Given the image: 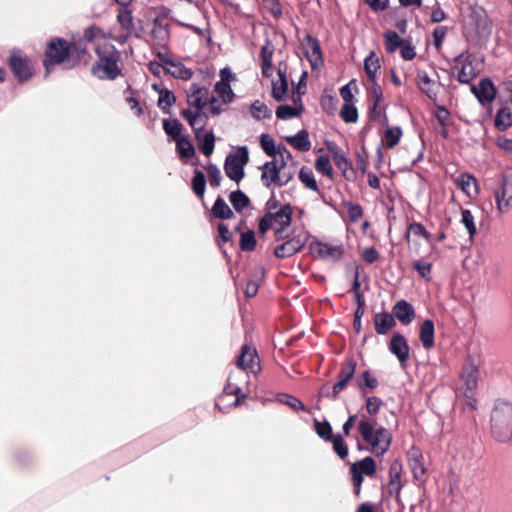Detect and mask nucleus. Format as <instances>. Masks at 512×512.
<instances>
[{
    "label": "nucleus",
    "mask_w": 512,
    "mask_h": 512,
    "mask_svg": "<svg viewBox=\"0 0 512 512\" xmlns=\"http://www.w3.org/2000/svg\"><path fill=\"white\" fill-rule=\"evenodd\" d=\"M490 431L492 437L501 443L512 439V402L497 399L490 413Z\"/></svg>",
    "instance_id": "f257e3e1"
},
{
    "label": "nucleus",
    "mask_w": 512,
    "mask_h": 512,
    "mask_svg": "<svg viewBox=\"0 0 512 512\" xmlns=\"http://www.w3.org/2000/svg\"><path fill=\"white\" fill-rule=\"evenodd\" d=\"M359 433L362 439L371 446V452L376 456L384 455L392 442V435L383 426L376 427L374 422L362 418L358 424Z\"/></svg>",
    "instance_id": "f03ea898"
},
{
    "label": "nucleus",
    "mask_w": 512,
    "mask_h": 512,
    "mask_svg": "<svg viewBox=\"0 0 512 512\" xmlns=\"http://www.w3.org/2000/svg\"><path fill=\"white\" fill-rule=\"evenodd\" d=\"M95 51L99 60L92 66V74L99 79H116L121 74V69L118 66L120 55L115 46L104 44Z\"/></svg>",
    "instance_id": "7ed1b4c3"
},
{
    "label": "nucleus",
    "mask_w": 512,
    "mask_h": 512,
    "mask_svg": "<svg viewBox=\"0 0 512 512\" xmlns=\"http://www.w3.org/2000/svg\"><path fill=\"white\" fill-rule=\"evenodd\" d=\"M249 161L247 146H240L235 153L226 156L224 171L228 178L239 183L245 176L244 167Z\"/></svg>",
    "instance_id": "20e7f679"
},
{
    "label": "nucleus",
    "mask_w": 512,
    "mask_h": 512,
    "mask_svg": "<svg viewBox=\"0 0 512 512\" xmlns=\"http://www.w3.org/2000/svg\"><path fill=\"white\" fill-rule=\"evenodd\" d=\"M69 58V43L62 38H54L48 43L43 62L46 76L50 73V67L63 63Z\"/></svg>",
    "instance_id": "39448f33"
},
{
    "label": "nucleus",
    "mask_w": 512,
    "mask_h": 512,
    "mask_svg": "<svg viewBox=\"0 0 512 512\" xmlns=\"http://www.w3.org/2000/svg\"><path fill=\"white\" fill-rule=\"evenodd\" d=\"M8 63L19 82H25L32 77L33 71L30 60L21 50H12Z\"/></svg>",
    "instance_id": "423d86ee"
},
{
    "label": "nucleus",
    "mask_w": 512,
    "mask_h": 512,
    "mask_svg": "<svg viewBox=\"0 0 512 512\" xmlns=\"http://www.w3.org/2000/svg\"><path fill=\"white\" fill-rule=\"evenodd\" d=\"M494 194L498 212L507 213L512 208V170L502 176L500 187Z\"/></svg>",
    "instance_id": "0eeeda50"
},
{
    "label": "nucleus",
    "mask_w": 512,
    "mask_h": 512,
    "mask_svg": "<svg viewBox=\"0 0 512 512\" xmlns=\"http://www.w3.org/2000/svg\"><path fill=\"white\" fill-rule=\"evenodd\" d=\"M376 472V464L372 457L367 456L352 464L350 473L352 475V482L355 488V494L359 495L361 485L364 480L363 476H372Z\"/></svg>",
    "instance_id": "6e6552de"
},
{
    "label": "nucleus",
    "mask_w": 512,
    "mask_h": 512,
    "mask_svg": "<svg viewBox=\"0 0 512 512\" xmlns=\"http://www.w3.org/2000/svg\"><path fill=\"white\" fill-rule=\"evenodd\" d=\"M388 350L398 359L402 367L406 366V363L410 357V347L406 338L402 334L395 333L391 337L388 343Z\"/></svg>",
    "instance_id": "1a4fd4ad"
},
{
    "label": "nucleus",
    "mask_w": 512,
    "mask_h": 512,
    "mask_svg": "<svg viewBox=\"0 0 512 512\" xmlns=\"http://www.w3.org/2000/svg\"><path fill=\"white\" fill-rule=\"evenodd\" d=\"M471 92L481 105L491 103L496 97V87L490 78H482L478 85H471Z\"/></svg>",
    "instance_id": "9d476101"
},
{
    "label": "nucleus",
    "mask_w": 512,
    "mask_h": 512,
    "mask_svg": "<svg viewBox=\"0 0 512 512\" xmlns=\"http://www.w3.org/2000/svg\"><path fill=\"white\" fill-rule=\"evenodd\" d=\"M302 45L307 48L305 55L311 65V68L315 69L322 66L323 56L319 40L310 34H306Z\"/></svg>",
    "instance_id": "9b49d317"
},
{
    "label": "nucleus",
    "mask_w": 512,
    "mask_h": 512,
    "mask_svg": "<svg viewBox=\"0 0 512 512\" xmlns=\"http://www.w3.org/2000/svg\"><path fill=\"white\" fill-rule=\"evenodd\" d=\"M311 250L320 259L338 261L342 258L344 250L342 245H332L321 241L311 244Z\"/></svg>",
    "instance_id": "f8f14e48"
},
{
    "label": "nucleus",
    "mask_w": 512,
    "mask_h": 512,
    "mask_svg": "<svg viewBox=\"0 0 512 512\" xmlns=\"http://www.w3.org/2000/svg\"><path fill=\"white\" fill-rule=\"evenodd\" d=\"M209 89L197 83H192L187 91V103L190 107L202 111L207 106Z\"/></svg>",
    "instance_id": "ddd939ff"
},
{
    "label": "nucleus",
    "mask_w": 512,
    "mask_h": 512,
    "mask_svg": "<svg viewBox=\"0 0 512 512\" xmlns=\"http://www.w3.org/2000/svg\"><path fill=\"white\" fill-rule=\"evenodd\" d=\"M236 365L238 368V373H242L248 369L255 373L256 371L254 370V366H257V371H259V357L256 350L249 347L248 345H243L241 348V354L237 358Z\"/></svg>",
    "instance_id": "4468645a"
},
{
    "label": "nucleus",
    "mask_w": 512,
    "mask_h": 512,
    "mask_svg": "<svg viewBox=\"0 0 512 512\" xmlns=\"http://www.w3.org/2000/svg\"><path fill=\"white\" fill-rule=\"evenodd\" d=\"M306 239L300 235L295 236L274 249L277 258H288L299 252L305 245Z\"/></svg>",
    "instance_id": "2eb2a0df"
},
{
    "label": "nucleus",
    "mask_w": 512,
    "mask_h": 512,
    "mask_svg": "<svg viewBox=\"0 0 512 512\" xmlns=\"http://www.w3.org/2000/svg\"><path fill=\"white\" fill-rule=\"evenodd\" d=\"M285 166H286V162L282 161L281 163H279V166L276 167L275 169H273L272 171H270V172L263 171L261 174V180H262L264 186L270 187L271 184H275L278 187L285 186L291 179L290 175H288V177L286 179H283L281 177L280 172L282 169H284Z\"/></svg>",
    "instance_id": "dca6fc26"
},
{
    "label": "nucleus",
    "mask_w": 512,
    "mask_h": 512,
    "mask_svg": "<svg viewBox=\"0 0 512 512\" xmlns=\"http://www.w3.org/2000/svg\"><path fill=\"white\" fill-rule=\"evenodd\" d=\"M393 314L404 325L410 324L415 318V310L406 300H400L394 305Z\"/></svg>",
    "instance_id": "f3484780"
},
{
    "label": "nucleus",
    "mask_w": 512,
    "mask_h": 512,
    "mask_svg": "<svg viewBox=\"0 0 512 512\" xmlns=\"http://www.w3.org/2000/svg\"><path fill=\"white\" fill-rule=\"evenodd\" d=\"M285 141L289 143L294 149L301 152H307L311 149L309 133L305 129L298 131L295 135L286 136Z\"/></svg>",
    "instance_id": "a211bd4d"
},
{
    "label": "nucleus",
    "mask_w": 512,
    "mask_h": 512,
    "mask_svg": "<svg viewBox=\"0 0 512 512\" xmlns=\"http://www.w3.org/2000/svg\"><path fill=\"white\" fill-rule=\"evenodd\" d=\"M374 325L377 334L385 335L396 325V321L388 312L376 313L374 316Z\"/></svg>",
    "instance_id": "6ab92c4d"
},
{
    "label": "nucleus",
    "mask_w": 512,
    "mask_h": 512,
    "mask_svg": "<svg viewBox=\"0 0 512 512\" xmlns=\"http://www.w3.org/2000/svg\"><path fill=\"white\" fill-rule=\"evenodd\" d=\"M417 84L419 89L429 98L435 100L437 98L438 90L434 81L428 76L425 71H418Z\"/></svg>",
    "instance_id": "aec40b11"
},
{
    "label": "nucleus",
    "mask_w": 512,
    "mask_h": 512,
    "mask_svg": "<svg viewBox=\"0 0 512 512\" xmlns=\"http://www.w3.org/2000/svg\"><path fill=\"white\" fill-rule=\"evenodd\" d=\"M401 466L395 462L390 466L389 474H390V482H389V493L395 494L397 501L401 508H403V504L399 499V494L401 491V475H400Z\"/></svg>",
    "instance_id": "412c9836"
},
{
    "label": "nucleus",
    "mask_w": 512,
    "mask_h": 512,
    "mask_svg": "<svg viewBox=\"0 0 512 512\" xmlns=\"http://www.w3.org/2000/svg\"><path fill=\"white\" fill-rule=\"evenodd\" d=\"M270 214L271 221L282 227H288L292 220V208L289 204L283 205L276 212H266Z\"/></svg>",
    "instance_id": "4be33fe9"
},
{
    "label": "nucleus",
    "mask_w": 512,
    "mask_h": 512,
    "mask_svg": "<svg viewBox=\"0 0 512 512\" xmlns=\"http://www.w3.org/2000/svg\"><path fill=\"white\" fill-rule=\"evenodd\" d=\"M434 322L426 319L420 326V341L425 349H431L434 346Z\"/></svg>",
    "instance_id": "5701e85b"
},
{
    "label": "nucleus",
    "mask_w": 512,
    "mask_h": 512,
    "mask_svg": "<svg viewBox=\"0 0 512 512\" xmlns=\"http://www.w3.org/2000/svg\"><path fill=\"white\" fill-rule=\"evenodd\" d=\"M462 380L464 381L466 390L470 393L477 387L478 383V369L473 364H467L463 367Z\"/></svg>",
    "instance_id": "b1692460"
},
{
    "label": "nucleus",
    "mask_w": 512,
    "mask_h": 512,
    "mask_svg": "<svg viewBox=\"0 0 512 512\" xmlns=\"http://www.w3.org/2000/svg\"><path fill=\"white\" fill-rule=\"evenodd\" d=\"M409 466L412 470L415 479L419 480L425 474V467L423 463V457L418 450H412L408 454Z\"/></svg>",
    "instance_id": "393cba45"
},
{
    "label": "nucleus",
    "mask_w": 512,
    "mask_h": 512,
    "mask_svg": "<svg viewBox=\"0 0 512 512\" xmlns=\"http://www.w3.org/2000/svg\"><path fill=\"white\" fill-rule=\"evenodd\" d=\"M211 214L213 217L221 220L231 219L234 217V212L221 196L216 198L211 209Z\"/></svg>",
    "instance_id": "a878e982"
},
{
    "label": "nucleus",
    "mask_w": 512,
    "mask_h": 512,
    "mask_svg": "<svg viewBox=\"0 0 512 512\" xmlns=\"http://www.w3.org/2000/svg\"><path fill=\"white\" fill-rule=\"evenodd\" d=\"M494 125L499 131H505L512 126V112L509 107L505 106L497 111Z\"/></svg>",
    "instance_id": "bb28decb"
},
{
    "label": "nucleus",
    "mask_w": 512,
    "mask_h": 512,
    "mask_svg": "<svg viewBox=\"0 0 512 512\" xmlns=\"http://www.w3.org/2000/svg\"><path fill=\"white\" fill-rule=\"evenodd\" d=\"M229 201L237 213H241L251 204L249 197L240 189L230 193Z\"/></svg>",
    "instance_id": "cd10ccee"
},
{
    "label": "nucleus",
    "mask_w": 512,
    "mask_h": 512,
    "mask_svg": "<svg viewBox=\"0 0 512 512\" xmlns=\"http://www.w3.org/2000/svg\"><path fill=\"white\" fill-rule=\"evenodd\" d=\"M176 97L172 91L167 88L159 90L158 107L163 113L169 114L170 108L175 104Z\"/></svg>",
    "instance_id": "c85d7f7f"
},
{
    "label": "nucleus",
    "mask_w": 512,
    "mask_h": 512,
    "mask_svg": "<svg viewBox=\"0 0 512 512\" xmlns=\"http://www.w3.org/2000/svg\"><path fill=\"white\" fill-rule=\"evenodd\" d=\"M280 82H273L272 84V97L276 101H282L288 91V82L285 72L278 71Z\"/></svg>",
    "instance_id": "c756f323"
},
{
    "label": "nucleus",
    "mask_w": 512,
    "mask_h": 512,
    "mask_svg": "<svg viewBox=\"0 0 512 512\" xmlns=\"http://www.w3.org/2000/svg\"><path fill=\"white\" fill-rule=\"evenodd\" d=\"M182 123L178 119H164L163 120V130L165 133L174 141H177V139L182 138L181 135L182 132Z\"/></svg>",
    "instance_id": "7c9ffc66"
},
{
    "label": "nucleus",
    "mask_w": 512,
    "mask_h": 512,
    "mask_svg": "<svg viewBox=\"0 0 512 512\" xmlns=\"http://www.w3.org/2000/svg\"><path fill=\"white\" fill-rule=\"evenodd\" d=\"M385 49L388 53H394L397 49L404 44V39H401L400 36L392 30L386 31L383 34Z\"/></svg>",
    "instance_id": "2f4dec72"
},
{
    "label": "nucleus",
    "mask_w": 512,
    "mask_h": 512,
    "mask_svg": "<svg viewBox=\"0 0 512 512\" xmlns=\"http://www.w3.org/2000/svg\"><path fill=\"white\" fill-rule=\"evenodd\" d=\"M176 150L181 159H189L195 155V148L191 141L185 136L177 139Z\"/></svg>",
    "instance_id": "473e14b6"
},
{
    "label": "nucleus",
    "mask_w": 512,
    "mask_h": 512,
    "mask_svg": "<svg viewBox=\"0 0 512 512\" xmlns=\"http://www.w3.org/2000/svg\"><path fill=\"white\" fill-rule=\"evenodd\" d=\"M192 190L199 198H203L206 190V178L201 170H195L191 181Z\"/></svg>",
    "instance_id": "72a5a7b5"
},
{
    "label": "nucleus",
    "mask_w": 512,
    "mask_h": 512,
    "mask_svg": "<svg viewBox=\"0 0 512 512\" xmlns=\"http://www.w3.org/2000/svg\"><path fill=\"white\" fill-rule=\"evenodd\" d=\"M475 77L476 73L472 61L467 58L457 72V80L462 84H467Z\"/></svg>",
    "instance_id": "f704fd0d"
},
{
    "label": "nucleus",
    "mask_w": 512,
    "mask_h": 512,
    "mask_svg": "<svg viewBox=\"0 0 512 512\" xmlns=\"http://www.w3.org/2000/svg\"><path fill=\"white\" fill-rule=\"evenodd\" d=\"M199 144V149L205 156H210L215 147V136L212 131L207 132L204 136L199 134V139H197Z\"/></svg>",
    "instance_id": "c9c22d12"
},
{
    "label": "nucleus",
    "mask_w": 512,
    "mask_h": 512,
    "mask_svg": "<svg viewBox=\"0 0 512 512\" xmlns=\"http://www.w3.org/2000/svg\"><path fill=\"white\" fill-rule=\"evenodd\" d=\"M251 116L256 120L271 118V110L259 100L254 101L250 106Z\"/></svg>",
    "instance_id": "e433bc0d"
},
{
    "label": "nucleus",
    "mask_w": 512,
    "mask_h": 512,
    "mask_svg": "<svg viewBox=\"0 0 512 512\" xmlns=\"http://www.w3.org/2000/svg\"><path fill=\"white\" fill-rule=\"evenodd\" d=\"M303 111V105L299 107H292L290 105H280L276 109V116L281 120H288L293 117H298Z\"/></svg>",
    "instance_id": "4c0bfd02"
},
{
    "label": "nucleus",
    "mask_w": 512,
    "mask_h": 512,
    "mask_svg": "<svg viewBox=\"0 0 512 512\" xmlns=\"http://www.w3.org/2000/svg\"><path fill=\"white\" fill-rule=\"evenodd\" d=\"M214 89L224 104L233 102L235 94L230 83L216 82Z\"/></svg>",
    "instance_id": "58836bf2"
},
{
    "label": "nucleus",
    "mask_w": 512,
    "mask_h": 512,
    "mask_svg": "<svg viewBox=\"0 0 512 512\" xmlns=\"http://www.w3.org/2000/svg\"><path fill=\"white\" fill-rule=\"evenodd\" d=\"M356 365V361L353 358L347 359L340 368L338 379L348 384L354 377Z\"/></svg>",
    "instance_id": "ea45409f"
},
{
    "label": "nucleus",
    "mask_w": 512,
    "mask_h": 512,
    "mask_svg": "<svg viewBox=\"0 0 512 512\" xmlns=\"http://www.w3.org/2000/svg\"><path fill=\"white\" fill-rule=\"evenodd\" d=\"M87 52V43L85 39H73L69 43V56H74L77 61H80Z\"/></svg>",
    "instance_id": "a19ab883"
},
{
    "label": "nucleus",
    "mask_w": 512,
    "mask_h": 512,
    "mask_svg": "<svg viewBox=\"0 0 512 512\" xmlns=\"http://www.w3.org/2000/svg\"><path fill=\"white\" fill-rule=\"evenodd\" d=\"M299 179L306 188L312 191L319 190L313 171L310 168L303 166L299 171Z\"/></svg>",
    "instance_id": "79ce46f5"
},
{
    "label": "nucleus",
    "mask_w": 512,
    "mask_h": 512,
    "mask_svg": "<svg viewBox=\"0 0 512 512\" xmlns=\"http://www.w3.org/2000/svg\"><path fill=\"white\" fill-rule=\"evenodd\" d=\"M200 112L201 111H198V110L193 112L190 109H183L181 112V115L183 116V118L189 123V125L194 130L196 139H199V131H201L204 127V124L197 126V121L200 116Z\"/></svg>",
    "instance_id": "37998d69"
},
{
    "label": "nucleus",
    "mask_w": 512,
    "mask_h": 512,
    "mask_svg": "<svg viewBox=\"0 0 512 512\" xmlns=\"http://www.w3.org/2000/svg\"><path fill=\"white\" fill-rule=\"evenodd\" d=\"M257 241L253 230L249 229L241 233L240 249L244 252H252L256 247Z\"/></svg>",
    "instance_id": "c03bdc74"
},
{
    "label": "nucleus",
    "mask_w": 512,
    "mask_h": 512,
    "mask_svg": "<svg viewBox=\"0 0 512 512\" xmlns=\"http://www.w3.org/2000/svg\"><path fill=\"white\" fill-rule=\"evenodd\" d=\"M461 223L466 228L469 238L472 239L476 235L477 229L474 216L469 209L461 210Z\"/></svg>",
    "instance_id": "a18cd8bd"
},
{
    "label": "nucleus",
    "mask_w": 512,
    "mask_h": 512,
    "mask_svg": "<svg viewBox=\"0 0 512 512\" xmlns=\"http://www.w3.org/2000/svg\"><path fill=\"white\" fill-rule=\"evenodd\" d=\"M380 68L379 60L374 56V53H370L368 57L364 60V69L367 74L369 81L376 80V73Z\"/></svg>",
    "instance_id": "49530a36"
},
{
    "label": "nucleus",
    "mask_w": 512,
    "mask_h": 512,
    "mask_svg": "<svg viewBox=\"0 0 512 512\" xmlns=\"http://www.w3.org/2000/svg\"><path fill=\"white\" fill-rule=\"evenodd\" d=\"M408 233H412L416 236L423 237L429 246L432 248L435 246L432 235L426 230V228L419 222H412L408 226Z\"/></svg>",
    "instance_id": "de8ad7c7"
},
{
    "label": "nucleus",
    "mask_w": 512,
    "mask_h": 512,
    "mask_svg": "<svg viewBox=\"0 0 512 512\" xmlns=\"http://www.w3.org/2000/svg\"><path fill=\"white\" fill-rule=\"evenodd\" d=\"M126 7H122L117 15V22L121 28L130 31L134 27L132 12Z\"/></svg>",
    "instance_id": "09e8293b"
},
{
    "label": "nucleus",
    "mask_w": 512,
    "mask_h": 512,
    "mask_svg": "<svg viewBox=\"0 0 512 512\" xmlns=\"http://www.w3.org/2000/svg\"><path fill=\"white\" fill-rule=\"evenodd\" d=\"M174 70H167V72L176 79L189 80L193 76V71L187 68L180 62H175V65H171Z\"/></svg>",
    "instance_id": "8fccbe9b"
},
{
    "label": "nucleus",
    "mask_w": 512,
    "mask_h": 512,
    "mask_svg": "<svg viewBox=\"0 0 512 512\" xmlns=\"http://www.w3.org/2000/svg\"><path fill=\"white\" fill-rule=\"evenodd\" d=\"M476 179L468 173L460 174L456 179L457 186L468 196H470V188L476 187Z\"/></svg>",
    "instance_id": "3c124183"
},
{
    "label": "nucleus",
    "mask_w": 512,
    "mask_h": 512,
    "mask_svg": "<svg viewBox=\"0 0 512 512\" xmlns=\"http://www.w3.org/2000/svg\"><path fill=\"white\" fill-rule=\"evenodd\" d=\"M340 116L346 123H355L358 120V110L353 103H344Z\"/></svg>",
    "instance_id": "603ef678"
},
{
    "label": "nucleus",
    "mask_w": 512,
    "mask_h": 512,
    "mask_svg": "<svg viewBox=\"0 0 512 512\" xmlns=\"http://www.w3.org/2000/svg\"><path fill=\"white\" fill-rule=\"evenodd\" d=\"M362 379H363V382L358 381V386H359L363 396H365L367 393L365 388H369V389L373 390L379 384L377 378L374 377L369 370H366L363 372Z\"/></svg>",
    "instance_id": "864d4df0"
},
{
    "label": "nucleus",
    "mask_w": 512,
    "mask_h": 512,
    "mask_svg": "<svg viewBox=\"0 0 512 512\" xmlns=\"http://www.w3.org/2000/svg\"><path fill=\"white\" fill-rule=\"evenodd\" d=\"M205 170L208 175V180H209L210 186L213 188H218L222 181V175H221V172H220L219 168L217 167V165H215L213 163H209L205 167Z\"/></svg>",
    "instance_id": "5fc2aeb1"
},
{
    "label": "nucleus",
    "mask_w": 512,
    "mask_h": 512,
    "mask_svg": "<svg viewBox=\"0 0 512 512\" xmlns=\"http://www.w3.org/2000/svg\"><path fill=\"white\" fill-rule=\"evenodd\" d=\"M333 444V450L341 458L345 459L348 456L349 450L341 434H336L331 440Z\"/></svg>",
    "instance_id": "6e6d98bb"
},
{
    "label": "nucleus",
    "mask_w": 512,
    "mask_h": 512,
    "mask_svg": "<svg viewBox=\"0 0 512 512\" xmlns=\"http://www.w3.org/2000/svg\"><path fill=\"white\" fill-rule=\"evenodd\" d=\"M315 431L317 435L324 441H331L334 435L332 434V427L328 421H315Z\"/></svg>",
    "instance_id": "4d7b16f0"
},
{
    "label": "nucleus",
    "mask_w": 512,
    "mask_h": 512,
    "mask_svg": "<svg viewBox=\"0 0 512 512\" xmlns=\"http://www.w3.org/2000/svg\"><path fill=\"white\" fill-rule=\"evenodd\" d=\"M412 267L422 278L426 280L431 279L432 264L430 262L424 261L422 259L415 260L412 262Z\"/></svg>",
    "instance_id": "13d9d810"
},
{
    "label": "nucleus",
    "mask_w": 512,
    "mask_h": 512,
    "mask_svg": "<svg viewBox=\"0 0 512 512\" xmlns=\"http://www.w3.org/2000/svg\"><path fill=\"white\" fill-rule=\"evenodd\" d=\"M279 402L289 406L295 411H305L306 408L304 404L296 397L289 394H279L278 396Z\"/></svg>",
    "instance_id": "bf43d9fd"
},
{
    "label": "nucleus",
    "mask_w": 512,
    "mask_h": 512,
    "mask_svg": "<svg viewBox=\"0 0 512 512\" xmlns=\"http://www.w3.org/2000/svg\"><path fill=\"white\" fill-rule=\"evenodd\" d=\"M401 136L402 130L400 127L388 128L384 134L386 146L393 148L399 142Z\"/></svg>",
    "instance_id": "052dcab7"
},
{
    "label": "nucleus",
    "mask_w": 512,
    "mask_h": 512,
    "mask_svg": "<svg viewBox=\"0 0 512 512\" xmlns=\"http://www.w3.org/2000/svg\"><path fill=\"white\" fill-rule=\"evenodd\" d=\"M233 374H231L227 380V385L224 387V392L228 395H235L236 399L233 402V406H238L240 399L245 398V394L242 393L241 388L237 385H233L232 380Z\"/></svg>",
    "instance_id": "680f3d73"
},
{
    "label": "nucleus",
    "mask_w": 512,
    "mask_h": 512,
    "mask_svg": "<svg viewBox=\"0 0 512 512\" xmlns=\"http://www.w3.org/2000/svg\"><path fill=\"white\" fill-rule=\"evenodd\" d=\"M344 206L347 209L348 216L351 222H357L363 216V208L361 205L351 201H345Z\"/></svg>",
    "instance_id": "e2e57ef3"
},
{
    "label": "nucleus",
    "mask_w": 512,
    "mask_h": 512,
    "mask_svg": "<svg viewBox=\"0 0 512 512\" xmlns=\"http://www.w3.org/2000/svg\"><path fill=\"white\" fill-rule=\"evenodd\" d=\"M260 144L268 156L275 157L277 147L275 146V141L268 134L263 133L260 136Z\"/></svg>",
    "instance_id": "0e129e2a"
},
{
    "label": "nucleus",
    "mask_w": 512,
    "mask_h": 512,
    "mask_svg": "<svg viewBox=\"0 0 512 512\" xmlns=\"http://www.w3.org/2000/svg\"><path fill=\"white\" fill-rule=\"evenodd\" d=\"M315 168L317 172L322 173L327 176L332 175V165L330 163V159L326 155H321L316 159Z\"/></svg>",
    "instance_id": "69168bd1"
},
{
    "label": "nucleus",
    "mask_w": 512,
    "mask_h": 512,
    "mask_svg": "<svg viewBox=\"0 0 512 512\" xmlns=\"http://www.w3.org/2000/svg\"><path fill=\"white\" fill-rule=\"evenodd\" d=\"M383 401L377 396H370L366 398V410L370 416H375L380 411Z\"/></svg>",
    "instance_id": "338daca9"
},
{
    "label": "nucleus",
    "mask_w": 512,
    "mask_h": 512,
    "mask_svg": "<svg viewBox=\"0 0 512 512\" xmlns=\"http://www.w3.org/2000/svg\"><path fill=\"white\" fill-rule=\"evenodd\" d=\"M330 151L333 152V159H334L336 166L339 169L343 170V172L345 174L346 171L352 167L351 162L348 160V158L343 153H340L338 150L330 149Z\"/></svg>",
    "instance_id": "774afa93"
}]
</instances>
